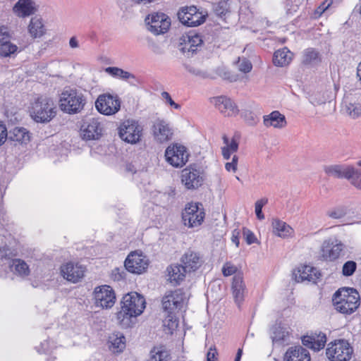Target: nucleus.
I'll list each match as a JSON object with an SVG mask.
<instances>
[{"mask_svg": "<svg viewBox=\"0 0 361 361\" xmlns=\"http://www.w3.org/2000/svg\"><path fill=\"white\" fill-rule=\"evenodd\" d=\"M120 310L115 313V321L122 329H131L137 323L147 307L145 297L137 292L130 291L122 295L120 302Z\"/></svg>", "mask_w": 361, "mask_h": 361, "instance_id": "f257e3e1", "label": "nucleus"}, {"mask_svg": "<svg viewBox=\"0 0 361 361\" xmlns=\"http://www.w3.org/2000/svg\"><path fill=\"white\" fill-rule=\"evenodd\" d=\"M27 112L35 122L46 124L56 117L57 108L53 98L42 95L35 97L30 102Z\"/></svg>", "mask_w": 361, "mask_h": 361, "instance_id": "f03ea898", "label": "nucleus"}, {"mask_svg": "<svg viewBox=\"0 0 361 361\" xmlns=\"http://www.w3.org/2000/svg\"><path fill=\"white\" fill-rule=\"evenodd\" d=\"M86 104V96L75 87L63 88L58 97L59 109L68 115L80 114L85 109Z\"/></svg>", "mask_w": 361, "mask_h": 361, "instance_id": "7ed1b4c3", "label": "nucleus"}, {"mask_svg": "<svg viewBox=\"0 0 361 361\" xmlns=\"http://www.w3.org/2000/svg\"><path fill=\"white\" fill-rule=\"evenodd\" d=\"M332 304L338 312L350 315L355 312L360 305V293L353 288H340L333 294Z\"/></svg>", "mask_w": 361, "mask_h": 361, "instance_id": "20e7f679", "label": "nucleus"}, {"mask_svg": "<svg viewBox=\"0 0 361 361\" xmlns=\"http://www.w3.org/2000/svg\"><path fill=\"white\" fill-rule=\"evenodd\" d=\"M325 353L329 361H352L354 357V348L345 339H336L329 342Z\"/></svg>", "mask_w": 361, "mask_h": 361, "instance_id": "39448f33", "label": "nucleus"}, {"mask_svg": "<svg viewBox=\"0 0 361 361\" xmlns=\"http://www.w3.org/2000/svg\"><path fill=\"white\" fill-rule=\"evenodd\" d=\"M190 152L186 146L180 142H172L165 149L164 161L175 169H181L188 162Z\"/></svg>", "mask_w": 361, "mask_h": 361, "instance_id": "423d86ee", "label": "nucleus"}, {"mask_svg": "<svg viewBox=\"0 0 361 361\" xmlns=\"http://www.w3.org/2000/svg\"><path fill=\"white\" fill-rule=\"evenodd\" d=\"M189 297L188 292L180 288L166 292L161 300L164 312L166 314H177L187 306Z\"/></svg>", "mask_w": 361, "mask_h": 361, "instance_id": "0eeeda50", "label": "nucleus"}, {"mask_svg": "<svg viewBox=\"0 0 361 361\" xmlns=\"http://www.w3.org/2000/svg\"><path fill=\"white\" fill-rule=\"evenodd\" d=\"M144 128L136 120L127 119L123 121L118 128L120 139L126 143L136 145L142 141Z\"/></svg>", "mask_w": 361, "mask_h": 361, "instance_id": "6e6552de", "label": "nucleus"}, {"mask_svg": "<svg viewBox=\"0 0 361 361\" xmlns=\"http://www.w3.org/2000/svg\"><path fill=\"white\" fill-rule=\"evenodd\" d=\"M121 104V99L117 94L104 92L97 96L94 107L99 114L113 116L120 111Z\"/></svg>", "mask_w": 361, "mask_h": 361, "instance_id": "1a4fd4ad", "label": "nucleus"}, {"mask_svg": "<svg viewBox=\"0 0 361 361\" xmlns=\"http://www.w3.org/2000/svg\"><path fill=\"white\" fill-rule=\"evenodd\" d=\"M207 12L195 6L180 7L177 13L179 22L188 27H198L206 21Z\"/></svg>", "mask_w": 361, "mask_h": 361, "instance_id": "9d476101", "label": "nucleus"}, {"mask_svg": "<svg viewBox=\"0 0 361 361\" xmlns=\"http://www.w3.org/2000/svg\"><path fill=\"white\" fill-rule=\"evenodd\" d=\"M94 306L99 310H110L116 304V294L114 289L109 285L96 286L92 293Z\"/></svg>", "mask_w": 361, "mask_h": 361, "instance_id": "9b49d317", "label": "nucleus"}, {"mask_svg": "<svg viewBox=\"0 0 361 361\" xmlns=\"http://www.w3.org/2000/svg\"><path fill=\"white\" fill-rule=\"evenodd\" d=\"M146 29L154 35L166 33L171 28V18L161 11L149 13L145 18Z\"/></svg>", "mask_w": 361, "mask_h": 361, "instance_id": "f8f14e48", "label": "nucleus"}, {"mask_svg": "<svg viewBox=\"0 0 361 361\" xmlns=\"http://www.w3.org/2000/svg\"><path fill=\"white\" fill-rule=\"evenodd\" d=\"M203 45L202 35L195 30H190L183 33L177 41L178 50L188 56L200 50Z\"/></svg>", "mask_w": 361, "mask_h": 361, "instance_id": "ddd939ff", "label": "nucleus"}, {"mask_svg": "<svg viewBox=\"0 0 361 361\" xmlns=\"http://www.w3.org/2000/svg\"><path fill=\"white\" fill-rule=\"evenodd\" d=\"M181 216L184 226L193 228L202 225L204 220L205 212L201 204L192 202L185 204Z\"/></svg>", "mask_w": 361, "mask_h": 361, "instance_id": "4468645a", "label": "nucleus"}, {"mask_svg": "<svg viewBox=\"0 0 361 361\" xmlns=\"http://www.w3.org/2000/svg\"><path fill=\"white\" fill-rule=\"evenodd\" d=\"M150 261L141 250L130 252L124 261V267L127 271L135 275H141L147 271Z\"/></svg>", "mask_w": 361, "mask_h": 361, "instance_id": "2eb2a0df", "label": "nucleus"}, {"mask_svg": "<svg viewBox=\"0 0 361 361\" xmlns=\"http://www.w3.org/2000/svg\"><path fill=\"white\" fill-rule=\"evenodd\" d=\"M86 271L85 266L73 262H66L60 268L61 276L72 283L80 282L84 279Z\"/></svg>", "mask_w": 361, "mask_h": 361, "instance_id": "dca6fc26", "label": "nucleus"}, {"mask_svg": "<svg viewBox=\"0 0 361 361\" xmlns=\"http://www.w3.org/2000/svg\"><path fill=\"white\" fill-rule=\"evenodd\" d=\"M102 123L96 118L84 121L80 128L79 135L85 141L98 140L103 135Z\"/></svg>", "mask_w": 361, "mask_h": 361, "instance_id": "f3484780", "label": "nucleus"}, {"mask_svg": "<svg viewBox=\"0 0 361 361\" xmlns=\"http://www.w3.org/2000/svg\"><path fill=\"white\" fill-rule=\"evenodd\" d=\"M11 11L14 17L25 19L37 13L39 5L35 0H17Z\"/></svg>", "mask_w": 361, "mask_h": 361, "instance_id": "a211bd4d", "label": "nucleus"}, {"mask_svg": "<svg viewBox=\"0 0 361 361\" xmlns=\"http://www.w3.org/2000/svg\"><path fill=\"white\" fill-rule=\"evenodd\" d=\"M152 133L156 142L163 144L171 140L173 137V130L167 122L156 121L152 128Z\"/></svg>", "mask_w": 361, "mask_h": 361, "instance_id": "6ab92c4d", "label": "nucleus"}, {"mask_svg": "<svg viewBox=\"0 0 361 361\" xmlns=\"http://www.w3.org/2000/svg\"><path fill=\"white\" fill-rule=\"evenodd\" d=\"M204 181L202 172L195 168L188 167L181 172V182L189 190L201 186Z\"/></svg>", "mask_w": 361, "mask_h": 361, "instance_id": "aec40b11", "label": "nucleus"}, {"mask_svg": "<svg viewBox=\"0 0 361 361\" xmlns=\"http://www.w3.org/2000/svg\"><path fill=\"white\" fill-rule=\"evenodd\" d=\"M209 102L224 116H232L238 112L235 102L225 96L212 97L209 99Z\"/></svg>", "mask_w": 361, "mask_h": 361, "instance_id": "412c9836", "label": "nucleus"}, {"mask_svg": "<svg viewBox=\"0 0 361 361\" xmlns=\"http://www.w3.org/2000/svg\"><path fill=\"white\" fill-rule=\"evenodd\" d=\"M106 346L111 354L120 355L126 349L127 338L123 333L114 331L109 336Z\"/></svg>", "mask_w": 361, "mask_h": 361, "instance_id": "4be33fe9", "label": "nucleus"}, {"mask_svg": "<svg viewBox=\"0 0 361 361\" xmlns=\"http://www.w3.org/2000/svg\"><path fill=\"white\" fill-rule=\"evenodd\" d=\"M295 279L298 282L305 281L317 282L322 277L321 271L311 265L302 264L299 266L294 272Z\"/></svg>", "mask_w": 361, "mask_h": 361, "instance_id": "5701e85b", "label": "nucleus"}, {"mask_svg": "<svg viewBox=\"0 0 361 361\" xmlns=\"http://www.w3.org/2000/svg\"><path fill=\"white\" fill-rule=\"evenodd\" d=\"M343 244L338 240H325L321 248V255L326 260L338 259L343 250Z\"/></svg>", "mask_w": 361, "mask_h": 361, "instance_id": "b1692460", "label": "nucleus"}, {"mask_svg": "<svg viewBox=\"0 0 361 361\" xmlns=\"http://www.w3.org/2000/svg\"><path fill=\"white\" fill-rule=\"evenodd\" d=\"M324 170L330 176L345 178L350 180L354 175H357V170L349 165L331 164L325 166Z\"/></svg>", "mask_w": 361, "mask_h": 361, "instance_id": "393cba45", "label": "nucleus"}, {"mask_svg": "<svg viewBox=\"0 0 361 361\" xmlns=\"http://www.w3.org/2000/svg\"><path fill=\"white\" fill-rule=\"evenodd\" d=\"M27 34L32 39H40L47 32L44 19L40 16L30 18L27 26Z\"/></svg>", "mask_w": 361, "mask_h": 361, "instance_id": "a878e982", "label": "nucleus"}, {"mask_svg": "<svg viewBox=\"0 0 361 361\" xmlns=\"http://www.w3.org/2000/svg\"><path fill=\"white\" fill-rule=\"evenodd\" d=\"M302 342L305 346L314 351H319L324 348L326 343V337L321 332L310 333L302 337Z\"/></svg>", "mask_w": 361, "mask_h": 361, "instance_id": "bb28decb", "label": "nucleus"}, {"mask_svg": "<svg viewBox=\"0 0 361 361\" xmlns=\"http://www.w3.org/2000/svg\"><path fill=\"white\" fill-rule=\"evenodd\" d=\"M11 252L8 255L4 250H0V257L6 261H8V263L11 268V270L13 271L15 274L25 276H27L30 273V269L28 265L23 260L20 259H11Z\"/></svg>", "mask_w": 361, "mask_h": 361, "instance_id": "cd10ccee", "label": "nucleus"}, {"mask_svg": "<svg viewBox=\"0 0 361 361\" xmlns=\"http://www.w3.org/2000/svg\"><path fill=\"white\" fill-rule=\"evenodd\" d=\"M181 262L186 271H195L202 265L203 260L198 253L188 251L183 255Z\"/></svg>", "mask_w": 361, "mask_h": 361, "instance_id": "c85d7f7f", "label": "nucleus"}, {"mask_svg": "<svg viewBox=\"0 0 361 361\" xmlns=\"http://www.w3.org/2000/svg\"><path fill=\"white\" fill-rule=\"evenodd\" d=\"M231 290L235 302L240 305L244 300L246 293L245 285L241 274H237L233 277Z\"/></svg>", "mask_w": 361, "mask_h": 361, "instance_id": "c756f323", "label": "nucleus"}, {"mask_svg": "<svg viewBox=\"0 0 361 361\" xmlns=\"http://www.w3.org/2000/svg\"><path fill=\"white\" fill-rule=\"evenodd\" d=\"M264 125L267 128L281 129L286 126L287 122L283 114L274 111L264 116Z\"/></svg>", "mask_w": 361, "mask_h": 361, "instance_id": "7c9ffc66", "label": "nucleus"}, {"mask_svg": "<svg viewBox=\"0 0 361 361\" xmlns=\"http://www.w3.org/2000/svg\"><path fill=\"white\" fill-rule=\"evenodd\" d=\"M284 361H311L308 351L301 346L289 348L285 353Z\"/></svg>", "mask_w": 361, "mask_h": 361, "instance_id": "2f4dec72", "label": "nucleus"}, {"mask_svg": "<svg viewBox=\"0 0 361 361\" xmlns=\"http://www.w3.org/2000/svg\"><path fill=\"white\" fill-rule=\"evenodd\" d=\"M271 228L273 234L281 238L292 237L294 233V230L290 226L278 219L272 220Z\"/></svg>", "mask_w": 361, "mask_h": 361, "instance_id": "473e14b6", "label": "nucleus"}, {"mask_svg": "<svg viewBox=\"0 0 361 361\" xmlns=\"http://www.w3.org/2000/svg\"><path fill=\"white\" fill-rule=\"evenodd\" d=\"M289 335V328L281 322L274 324L270 330V336L274 343H281L287 341Z\"/></svg>", "mask_w": 361, "mask_h": 361, "instance_id": "72a5a7b5", "label": "nucleus"}, {"mask_svg": "<svg viewBox=\"0 0 361 361\" xmlns=\"http://www.w3.org/2000/svg\"><path fill=\"white\" fill-rule=\"evenodd\" d=\"M186 271L183 266L173 264L166 269V279L173 285L179 284L185 277Z\"/></svg>", "mask_w": 361, "mask_h": 361, "instance_id": "f704fd0d", "label": "nucleus"}, {"mask_svg": "<svg viewBox=\"0 0 361 361\" xmlns=\"http://www.w3.org/2000/svg\"><path fill=\"white\" fill-rule=\"evenodd\" d=\"M293 54L287 48L277 49L273 55V63L276 66L285 67L290 63Z\"/></svg>", "mask_w": 361, "mask_h": 361, "instance_id": "c9c22d12", "label": "nucleus"}, {"mask_svg": "<svg viewBox=\"0 0 361 361\" xmlns=\"http://www.w3.org/2000/svg\"><path fill=\"white\" fill-rule=\"evenodd\" d=\"M239 142L236 138L224 137V146L221 148L222 155L224 159L229 160L231 157L235 154L238 149Z\"/></svg>", "mask_w": 361, "mask_h": 361, "instance_id": "e433bc0d", "label": "nucleus"}, {"mask_svg": "<svg viewBox=\"0 0 361 361\" xmlns=\"http://www.w3.org/2000/svg\"><path fill=\"white\" fill-rule=\"evenodd\" d=\"M9 137L14 142L25 145L30 140V134L25 128L15 127L10 130Z\"/></svg>", "mask_w": 361, "mask_h": 361, "instance_id": "4c0bfd02", "label": "nucleus"}, {"mask_svg": "<svg viewBox=\"0 0 361 361\" xmlns=\"http://www.w3.org/2000/svg\"><path fill=\"white\" fill-rule=\"evenodd\" d=\"M342 109L344 114L353 118L361 116V103L357 101H345Z\"/></svg>", "mask_w": 361, "mask_h": 361, "instance_id": "58836bf2", "label": "nucleus"}, {"mask_svg": "<svg viewBox=\"0 0 361 361\" xmlns=\"http://www.w3.org/2000/svg\"><path fill=\"white\" fill-rule=\"evenodd\" d=\"M179 322L176 314H166L163 321V330L167 334H173L178 329Z\"/></svg>", "mask_w": 361, "mask_h": 361, "instance_id": "ea45409f", "label": "nucleus"}, {"mask_svg": "<svg viewBox=\"0 0 361 361\" xmlns=\"http://www.w3.org/2000/svg\"><path fill=\"white\" fill-rule=\"evenodd\" d=\"M169 354L165 347H154L150 351L149 361H169Z\"/></svg>", "mask_w": 361, "mask_h": 361, "instance_id": "a19ab883", "label": "nucleus"}, {"mask_svg": "<svg viewBox=\"0 0 361 361\" xmlns=\"http://www.w3.org/2000/svg\"><path fill=\"white\" fill-rule=\"evenodd\" d=\"M18 51V47L11 42V39L0 44V56L7 57L15 54Z\"/></svg>", "mask_w": 361, "mask_h": 361, "instance_id": "79ce46f5", "label": "nucleus"}, {"mask_svg": "<svg viewBox=\"0 0 361 361\" xmlns=\"http://www.w3.org/2000/svg\"><path fill=\"white\" fill-rule=\"evenodd\" d=\"M105 72L112 76L122 79L134 78V76L130 73L117 67H108L105 69Z\"/></svg>", "mask_w": 361, "mask_h": 361, "instance_id": "37998d69", "label": "nucleus"}, {"mask_svg": "<svg viewBox=\"0 0 361 361\" xmlns=\"http://www.w3.org/2000/svg\"><path fill=\"white\" fill-rule=\"evenodd\" d=\"M222 274L226 276H230L234 274H240L238 267L231 262H225L221 267Z\"/></svg>", "mask_w": 361, "mask_h": 361, "instance_id": "c03bdc74", "label": "nucleus"}, {"mask_svg": "<svg viewBox=\"0 0 361 361\" xmlns=\"http://www.w3.org/2000/svg\"><path fill=\"white\" fill-rule=\"evenodd\" d=\"M268 202V200L267 198H261L257 200L255 203V214L258 220L262 221L265 219V216L262 212V208L264 207Z\"/></svg>", "mask_w": 361, "mask_h": 361, "instance_id": "a18cd8bd", "label": "nucleus"}, {"mask_svg": "<svg viewBox=\"0 0 361 361\" xmlns=\"http://www.w3.org/2000/svg\"><path fill=\"white\" fill-rule=\"evenodd\" d=\"M333 0H324L312 13V17L317 19L333 4Z\"/></svg>", "mask_w": 361, "mask_h": 361, "instance_id": "49530a36", "label": "nucleus"}, {"mask_svg": "<svg viewBox=\"0 0 361 361\" xmlns=\"http://www.w3.org/2000/svg\"><path fill=\"white\" fill-rule=\"evenodd\" d=\"M357 269V264L355 262L349 260L345 262L343 267L341 273L345 277L351 276Z\"/></svg>", "mask_w": 361, "mask_h": 361, "instance_id": "de8ad7c7", "label": "nucleus"}, {"mask_svg": "<svg viewBox=\"0 0 361 361\" xmlns=\"http://www.w3.org/2000/svg\"><path fill=\"white\" fill-rule=\"evenodd\" d=\"M346 214L345 209L342 206L336 207L330 209L327 212V216L331 219H341Z\"/></svg>", "mask_w": 361, "mask_h": 361, "instance_id": "09e8293b", "label": "nucleus"}, {"mask_svg": "<svg viewBox=\"0 0 361 361\" xmlns=\"http://www.w3.org/2000/svg\"><path fill=\"white\" fill-rule=\"evenodd\" d=\"M243 238L247 245L259 243V240L255 234L248 228H244L243 230Z\"/></svg>", "mask_w": 361, "mask_h": 361, "instance_id": "8fccbe9b", "label": "nucleus"}, {"mask_svg": "<svg viewBox=\"0 0 361 361\" xmlns=\"http://www.w3.org/2000/svg\"><path fill=\"white\" fill-rule=\"evenodd\" d=\"M231 159L230 161L225 164V169L228 172L235 173L238 170V157L234 154Z\"/></svg>", "mask_w": 361, "mask_h": 361, "instance_id": "3c124183", "label": "nucleus"}, {"mask_svg": "<svg viewBox=\"0 0 361 361\" xmlns=\"http://www.w3.org/2000/svg\"><path fill=\"white\" fill-rule=\"evenodd\" d=\"M238 68L241 72L248 73L252 70V66L246 59H241L238 61Z\"/></svg>", "mask_w": 361, "mask_h": 361, "instance_id": "603ef678", "label": "nucleus"}, {"mask_svg": "<svg viewBox=\"0 0 361 361\" xmlns=\"http://www.w3.org/2000/svg\"><path fill=\"white\" fill-rule=\"evenodd\" d=\"M161 97L166 104L169 105L171 109H179L180 108V106L172 99L168 92H163Z\"/></svg>", "mask_w": 361, "mask_h": 361, "instance_id": "864d4df0", "label": "nucleus"}, {"mask_svg": "<svg viewBox=\"0 0 361 361\" xmlns=\"http://www.w3.org/2000/svg\"><path fill=\"white\" fill-rule=\"evenodd\" d=\"M11 39V34L7 27L0 25V44Z\"/></svg>", "mask_w": 361, "mask_h": 361, "instance_id": "5fc2aeb1", "label": "nucleus"}, {"mask_svg": "<svg viewBox=\"0 0 361 361\" xmlns=\"http://www.w3.org/2000/svg\"><path fill=\"white\" fill-rule=\"evenodd\" d=\"M8 136L7 128L2 121H0V146L6 141Z\"/></svg>", "mask_w": 361, "mask_h": 361, "instance_id": "6e6d98bb", "label": "nucleus"}, {"mask_svg": "<svg viewBox=\"0 0 361 361\" xmlns=\"http://www.w3.org/2000/svg\"><path fill=\"white\" fill-rule=\"evenodd\" d=\"M240 231L238 229H235L231 233V242L235 245L236 247L240 245Z\"/></svg>", "mask_w": 361, "mask_h": 361, "instance_id": "4d7b16f0", "label": "nucleus"}, {"mask_svg": "<svg viewBox=\"0 0 361 361\" xmlns=\"http://www.w3.org/2000/svg\"><path fill=\"white\" fill-rule=\"evenodd\" d=\"M350 183L356 188L361 189V176L358 171L357 175H354L353 178H351Z\"/></svg>", "mask_w": 361, "mask_h": 361, "instance_id": "13d9d810", "label": "nucleus"}, {"mask_svg": "<svg viewBox=\"0 0 361 361\" xmlns=\"http://www.w3.org/2000/svg\"><path fill=\"white\" fill-rule=\"evenodd\" d=\"M216 349L210 348L207 354V361H217Z\"/></svg>", "mask_w": 361, "mask_h": 361, "instance_id": "bf43d9fd", "label": "nucleus"}, {"mask_svg": "<svg viewBox=\"0 0 361 361\" xmlns=\"http://www.w3.org/2000/svg\"><path fill=\"white\" fill-rule=\"evenodd\" d=\"M318 53L314 50H307L306 52V59L307 61H311L312 60H314L317 59Z\"/></svg>", "mask_w": 361, "mask_h": 361, "instance_id": "052dcab7", "label": "nucleus"}, {"mask_svg": "<svg viewBox=\"0 0 361 361\" xmlns=\"http://www.w3.org/2000/svg\"><path fill=\"white\" fill-rule=\"evenodd\" d=\"M132 2H133L135 4L137 5H151L152 4H155L158 2L159 0H130Z\"/></svg>", "mask_w": 361, "mask_h": 361, "instance_id": "680f3d73", "label": "nucleus"}, {"mask_svg": "<svg viewBox=\"0 0 361 361\" xmlns=\"http://www.w3.org/2000/svg\"><path fill=\"white\" fill-rule=\"evenodd\" d=\"M69 46L72 49H77L79 47V41L75 37H72L69 40Z\"/></svg>", "mask_w": 361, "mask_h": 361, "instance_id": "e2e57ef3", "label": "nucleus"}, {"mask_svg": "<svg viewBox=\"0 0 361 361\" xmlns=\"http://www.w3.org/2000/svg\"><path fill=\"white\" fill-rule=\"evenodd\" d=\"M357 77L361 83V62L358 64L357 68Z\"/></svg>", "mask_w": 361, "mask_h": 361, "instance_id": "0e129e2a", "label": "nucleus"}, {"mask_svg": "<svg viewBox=\"0 0 361 361\" xmlns=\"http://www.w3.org/2000/svg\"><path fill=\"white\" fill-rule=\"evenodd\" d=\"M242 353H243L242 349H239L238 350V353H237L235 361H240V357L242 356Z\"/></svg>", "mask_w": 361, "mask_h": 361, "instance_id": "69168bd1", "label": "nucleus"}, {"mask_svg": "<svg viewBox=\"0 0 361 361\" xmlns=\"http://www.w3.org/2000/svg\"><path fill=\"white\" fill-rule=\"evenodd\" d=\"M357 165H358V166H361V159L358 161V162H357Z\"/></svg>", "mask_w": 361, "mask_h": 361, "instance_id": "338daca9", "label": "nucleus"}, {"mask_svg": "<svg viewBox=\"0 0 361 361\" xmlns=\"http://www.w3.org/2000/svg\"><path fill=\"white\" fill-rule=\"evenodd\" d=\"M360 13L361 15V4H360Z\"/></svg>", "mask_w": 361, "mask_h": 361, "instance_id": "774afa93", "label": "nucleus"}]
</instances>
